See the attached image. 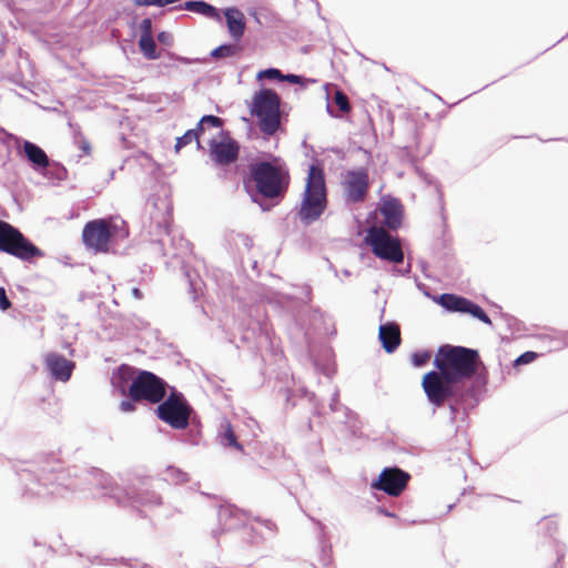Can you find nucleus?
Listing matches in <instances>:
<instances>
[{"label": "nucleus", "mask_w": 568, "mask_h": 568, "mask_svg": "<svg viewBox=\"0 0 568 568\" xmlns=\"http://www.w3.org/2000/svg\"><path fill=\"white\" fill-rule=\"evenodd\" d=\"M11 306V303L7 296L6 290L0 287V308L2 311L8 310Z\"/></svg>", "instance_id": "39"}, {"label": "nucleus", "mask_w": 568, "mask_h": 568, "mask_svg": "<svg viewBox=\"0 0 568 568\" xmlns=\"http://www.w3.org/2000/svg\"><path fill=\"white\" fill-rule=\"evenodd\" d=\"M156 412L161 420L175 429H184L189 425L191 407L182 393L172 390L165 400L160 402Z\"/></svg>", "instance_id": "9"}, {"label": "nucleus", "mask_w": 568, "mask_h": 568, "mask_svg": "<svg viewBox=\"0 0 568 568\" xmlns=\"http://www.w3.org/2000/svg\"><path fill=\"white\" fill-rule=\"evenodd\" d=\"M129 385V396L132 400H148L156 404L166 395V383L148 371H136Z\"/></svg>", "instance_id": "7"}, {"label": "nucleus", "mask_w": 568, "mask_h": 568, "mask_svg": "<svg viewBox=\"0 0 568 568\" xmlns=\"http://www.w3.org/2000/svg\"><path fill=\"white\" fill-rule=\"evenodd\" d=\"M257 78L261 79H270V80H280L282 81L283 74L278 69L270 68L263 71H260Z\"/></svg>", "instance_id": "33"}, {"label": "nucleus", "mask_w": 568, "mask_h": 568, "mask_svg": "<svg viewBox=\"0 0 568 568\" xmlns=\"http://www.w3.org/2000/svg\"><path fill=\"white\" fill-rule=\"evenodd\" d=\"M217 438L223 447H232L239 452H243V446L239 443L230 422L224 420L221 424Z\"/></svg>", "instance_id": "21"}, {"label": "nucleus", "mask_w": 568, "mask_h": 568, "mask_svg": "<svg viewBox=\"0 0 568 568\" xmlns=\"http://www.w3.org/2000/svg\"><path fill=\"white\" fill-rule=\"evenodd\" d=\"M409 270H410V267H409V265H408V266H407V268H406L405 271H399V270H397V268H395V267H394V268H393V272H394V273H398V274L404 275V274L409 273Z\"/></svg>", "instance_id": "45"}, {"label": "nucleus", "mask_w": 568, "mask_h": 568, "mask_svg": "<svg viewBox=\"0 0 568 568\" xmlns=\"http://www.w3.org/2000/svg\"><path fill=\"white\" fill-rule=\"evenodd\" d=\"M263 524L265 525V527L270 530L273 529V523L271 520H264Z\"/></svg>", "instance_id": "46"}, {"label": "nucleus", "mask_w": 568, "mask_h": 568, "mask_svg": "<svg viewBox=\"0 0 568 568\" xmlns=\"http://www.w3.org/2000/svg\"><path fill=\"white\" fill-rule=\"evenodd\" d=\"M314 367L316 371H320L323 375L331 377L334 373V369L329 363L321 365L317 359H314Z\"/></svg>", "instance_id": "35"}, {"label": "nucleus", "mask_w": 568, "mask_h": 568, "mask_svg": "<svg viewBox=\"0 0 568 568\" xmlns=\"http://www.w3.org/2000/svg\"><path fill=\"white\" fill-rule=\"evenodd\" d=\"M142 568H152V567H150L149 565H143Z\"/></svg>", "instance_id": "51"}, {"label": "nucleus", "mask_w": 568, "mask_h": 568, "mask_svg": "<svg viewBox=\"0 0 568 568\" xmlns=\"http://www.w3.org/2000/svg\"><path fill=\"white\" fill-rule=\"evenodd\" d=\"M224 16L230 36L239 41L243 37L246 27L243 12L237 8H226Z\"/></svg>", "instance_id": "16"}, {"label": "nucleus", "mask_w": 568, "mask_h": 568, "mask_svg": "<svg viewBox=\"0 0 568 568\" xmlns=\"http://www.w3.org/2000/svg\"><path fill=\"white\" fill-rule=\"evenodd\" d=\"M251 179L260 195L266 199H278L285 194L290 176L286 168L277 160L258 161L250 166Z\"/></svg>", "instance_id": "4"}, {"label": "nucleus", "mask_w": 568, "mask_h": 568, "mask_svg": "<svg viewBox=\"0 0 568 568\" xmlns=\"http://www.w3.org/2000/svg\"><path fill=\"white\" fill-rule=\"evenodd\" d=\"M223 120L215 115H203L197 122V130L202 133L205 128H222Z\"/></svg>", "instance_id": "29"}, {"label": "nucleus", "mask_w": 568, "mask_h": 568, "mask_svg": "<svg viewBox=\"0 0 568 568\" xmlns=\"http://www.w3.org/2000/svg\"><path fill=\"white\" fill-rule=\"evenodd\" d=\"M22 150L33 170L42 172L50 166V159L47 153L36 143L23 141Z\"/></svg>", "instance_id": "15"}, {"label": "nucleus", "mask_w": 568, "mask_h": 568, "mask_svg": "<svg viewBox=\"0 0 568 568\" xmlns=\"http://www.w3.org/2000/svg\"><path fill=\"white\" fill-rule=\"evenodd\" d=\"M281 100L271 89H262L253 95L251 114L257 119L258 128L265 135H274L281 125Z\"/></svg>", "instance_id": "5"}, {"label": "nucleus", "mask_w": 568, "mask_h": 568, "mask_svg": "<svg viewBox=\"0 0 568 568\" xmlns=\"http://www.w3.org/2000/svg\"><path fill=\"white\" fill-rule=\"evenodd\" d=\"M339 408L344 409L345 417H346V420H345L346 423L351 424L352 419L356 418V415L354 413H352L347 407L343 406L339 403V392L336 388L334 390V393L332 394V398H331V403H329V409L332 412H337Z\"/></svg>", "instance_id": "28"}, {"label": "nucleus", "mask_w": 568, "mask_h": 568, "mask_svg": "<svg viewBox=\"0 0 568 568\" xmlns=\"http://www.w3.org/2000/svg\"><path fill=\"white\" fill-rule=\"evenodd\" d=\"M343 184L347 202H362L368 190V174L363 169L348 171L344 176Z\"/></svg>", "instance_id": "12"}, {"label": "nucleus", "mask_w": 568, "mask_h": 568, "mask_svg": "<svg viewBox=\"0 0 568 568\" xmlns=\"http://www.w3.org/2000/svg\"><path fill=\"white\" fill-rule=\"evenodd\" d=\"M566 343H567V345H568V335H567V339H566Z\"/></svg>", "instance_id": "52"}, {"label": "nucleus", "mask_w": 568, "mask_h": 568, "mask_svg": "<svg viewBox=\"0 0 568 568\" xmlns=\"http://www.w3.org/2000/svg\"><path fill=\"white\" fill-rule=\"evenodd\" d=\"M200 131L197 128L187 130L182 136L176 139L175 150L180 151L185 145L190 144L192 141H196L197 148H201V143L199 140Z\"/></svg>", "instance_id": "26"}, {"label": "nucleus", "mask_w": 568, "mask_h": 568, "mask_svg": "<svg viewBox=\"0 0 568 568\" xmlns=\"http://www.w3.org/2000/svg\"><path fill=\"white\" fill-rule=\"evenodd\" d=\"M163 479L172 484H183L189 480V476L183 470L169 466L163 473Z\"/></svg>", "instance_id": "25"}, {"label": "nucleus", "mask_w": 568, "mask_h": 568, "mask_svg": "<svg viewBox=\"0 0 568 568\" xmlns=\"http://www.w3.org/2000/svg\"><path fill=\"white\" fill-rule=\"evenodd\" d=\"M17 474L23 485V494L28 496H62L64 490L83 489V485H89L98 489L101 496H109L120 504L148 507L161 504V496L154 490H125L114 485L108 474L97 468L85 471L78 480H72L69 470L62 469L60 462L53 456L24 463Z\"/></svg>", "instance_id": "1"}, {"label": "nucleus", "mask_w": 568, "mask_h": 568, "mask_svg": "<svg viewBox=\"0 0 568 568\" xmlns=\"http://www.w3.org/2000/svg\"><path fill=\"white\" fill-rule=\"evenodd\" d=\"M365 243L374 255L383 261L399 264L404 261V252L398 237L393 236L381 226H372L367 230Z\"/></svg>", "instance_id": "6"}, {"label": "nucleus", "mask_w": 568, "mask_h": 568, "mask_svg": "<svg viewBox=\"0 0 568 568\" xmlns=\"http://www.w3.org/2000/svg\"><path fill=\"white\" fill-rule=\"evenodd\" d=\"M381 213L387 227L396 230L402 223V205L398 200H385L381 206Z\"/></svg>", "instance_id": "17"}, {"label": "nucleus", "mask_w": 568, "mask_h": 568, "mask_svg": "<svg viewBox=\"0 0 568 568\" xmlns=\"http://www.w3.org/2000/svg\"><path fill=\"white\" fill-rule=\"evenodd\" d=\"M179 0H160L158 7L162 8L172 3L178 2Z\"/></svg>", "instance_id": "42"}, {"label": "nucleus", "mask_w": 568, "mask_h": 568, "mask_svg": "<svg viewBox=\"0 0 568 568\" xmlns=\"http://www.w3.org/2000/svg\"><path fill=\"white\" fill-rule=\"evenodd\" d=\"M546 525H547V527H548L549 529H552V525H554V529H556V525H555V523H554L552 520H548V521L546 523Z\"/></svg>", "instance_id": "47"}, {"label": "nucleus", "mask_w": 568, "mask_h": 568, "mask_svg": "<svg viewBox=\"0 0 568 568\" xmlns=\"http://www.w3.org/2000/svg\"><path fill=\"white\" fill-rule=\"evenodd\" d=\"M132 295L138 300L142 298V292L138 287L132 288Z\"/></svg>", "instance_id": "43"}, {"label": "nucleus", "mask_w": 568, "mask_h": 568, "mask_svg": "<svg viewBox=\"0 0 568 568\" xmlns=\"http://www.w3.org/2000/svg\"><path fill=\"white\" fill-rule=\"evenodd\" d=\"M110 223L106 220L98 219L88 222L82 231V240L88 248L95 252H106L111 239Z\"/></svg>", "instance_id": "10"}, {"label": "nucleus", "mask_w": 568, "mask_h": 568, "mask_svg": "<svg viewBox=\"0 0 568 568\" xmlns=\"http://www.w3.org/2000/svg\"><path fill=\"white\" fill-rule=\"evenodd\" d=\"M456 412H457V408L455 405H450V420L454 422L455 418H456Z\"/></svg>", "instance_id": "44"}, {"label": "nucleus", "mask_w": 568, "mask_h": 568, "mask_svg": "<svg viewBox=\"0 0 568 568\" xmlns=\"http://www.w3.org/2000/svg\"><path fill=\"white\" fill-rule=\"evenodd\" d=\"M136 400H132L129 396V399H124L120 403V410L123 413H131L135 409V403Z\"/></svg>", "instance_id": "38"}, {"label": "nucleus", "mask_w": 568, "mask_h": 568, "mask_svg": "<svg viewBox=\"0 0 568 568\" xmlns=\"http://www.w3.org/2000/svg\"><path fill=\"white\" fill-rule=\"evenodd\" d=\"M409 478L408 473L397 467H387L384 468L378 478L371 484V487L382 490L389 496L397 497L406 488Z\"/></svg>", "instance_id": "11"}, {"label": "nucleus", "mask_w": 568, "mask_h": 568, "mask_svg": "<svg viewBox=\"0 0 568 568\" xmlns=\"http://www.w3.org/2000/svg\"><path fill=\"white\" fill-rule=\"evenodd\" d=\"M378 337L387 353L394 352L400 343V332L398 325L395 323L381 325Z\"/></svg>", "instance_id": "18"}, {"label": "nucleus", "mask_w": 568, "mask_h": 568, "mask_svg": "<svg viewBox=\"0 0 568 568\" xmlns=\"http://www.w3.org/2000/svg\"><path fill=\"white\" fill-rule=\"evenodd\" d=\"M327 206V194L324 172L320 166L311 165L305 190L297 212L298 219L305 225L316 222Z\"/></svg>", "instance_id": "3"}, {"label": "nucleus", "mask_w": 568, "mask_h": 568, "mask_svg": "<svg viewBox=\"0 0 568 568\" xmlns=\"http://www.w3.org/2000/svg\"><path fill=\"white\" fill-rule=\"evenodd\" d=\"M136 369L128 365H121L113 374L111 383L122 395L129 393V385L132 383Z\"/></svg>", "instance_id": "20"}, {"label": "nucleus", "mask_w": 568, "mask_h": 568, "mask_svg": "<svg viewBox=\"0 0 568 568\" xmlns=\"http://www.w3.org/2000/svg\"><path fill=\"white\" fill-rule=\"evenodd\" d=\"M44 365L50 376L59 382H68L74 369V363L58 353H49L44 357Z\"/></svg>", "instance_id": "14"}, {"label": "nucleus", "mask_w": 568, "mask_h": 568, "mask_svg": "<svg viewBox=\"0 0 568 568\" xmlns=\"http://www.w3.org/2000/svg\"><path fill=\"white\" fill-rule=\"evenodd\" d=\"M237 48L234 44H222L212 51L213 58L232 57L236 53Z\"/></svg>", "instance_id": "31"}, {"label": "nucleus", "mask_w": 568, "mask_h": 568, "mask_svg": "<svg viewBox=\"0 0 568 568\" xmlns=\"http://www.w3.org/2000/svg\"><path fill=\"white\" fill-rule=\"evenodd\" d=\"M464 313L470 314L475 318H478L480 322L491 325V321L489 316L485 313V311L470 300L467 301L466 307L464 308Z\"/></svg>", "instance_id": "27"}, {"label": "nucleus", "mask_w": 568, "mask_h": 568, "mask_svg": "<svg viewBox=\"0 0 568 568\" xmlns=\"http://www.w3.org/2000/svg\"><path fill=\"white\" fill-rule=\"evenodd\" d=\"M282 81H287L290 83L300 84L303 82V78L296 74H283Z\"/></svg>", "instance_id": "40"}, {"label": "nucleus", "mask_w": 568, "mask_h": 568, "mask_svg": "<svg viewBox=\"0 0 568 568\" xmlns=\"http://www.w3.org/2000/svg\"><path fill=\"white\" fill-rule=\"evenodd\" d=\"M479 364V355L475 349L440 346L434 359L437 371L427 373L423 378V388L428 400L439 407L445 400L456 396L457 385L470 378Z\"/></svg>", "instance_id": "2"}, {"label": "nucleus", "mask_w": 568, "mask_h": 568, "mask_svg": "<svg viewBox=\"0 0 568 568\" xmlns=\"http://www.w3.org/2000/svg\"><path fill=\"white\" fill-rule=\"evenodd\" d=\"M223 139L221 141L211 140V156L221 165H227L234 162L239 156V143L229 136L227 132H221Z\"/></svg>", "instance_id": "13"}, {"label": "nucleus", "mask_w": 568, "mask_h": 568, "mask_svg": "<svg viewBox=\"0 0 568 568\" xmlns=\"http://www.w3.org/2000/svg\"><path fill=\"white\" fill-rule=\"evenodd\" d=\"M334 103L338 106L342 112H348L351 109L346 94L341 91H336L334 95Z\"/></svg>", "instance_id": "32"}, {"label": "nucleus", "mask_w": 568, "mask_h": 568, "mask_svg": "<svg viewBox=\"0 0 568 568\" xmlns=\"http://www.w3.org/2000/svg\"><path fill=\"white\" fill-rule=\"evenodd\" d=\"M175 10H187L191 12H195L202 14L206 18L215 20L217 22L222 21V17L220 11L213 7L212 4L203 1V0H190L184 4L174 8Z\"/></svg>", "instance_id": "19"}, {"label": "nucleus", "mask_w": 568, "mask_h": 568, "mask_svg": "<svg viewBox=\"0 0 568 568\" xmlns=\"http://www.w3.org/2000/svg\"><path fill=\"white\" fill-rule=\"evenodd\" d=\"M381 513H383L385 516L394 517V514H392V513H389L387 510L381 509Z\"/></svg>", "instance_id": "48"}, {"label": "nucleus", "mask_w": 568, "mask_h": 568, "mask_svg": "<svg viewBox=\"0 0 568 568\" xmlns=\"http://www.w3.org/2000/svg\"><path fill=\"white\" fill-rule=\"evenodd\" d=\"M190 286L193 291L196 290L195 283L192 280H190Z\"/></svg>", "instance_id": "50"}, {"label": "nucleus", "mask_w": 568, "mask_h": 568, "mask_svg": "<svg viewBox=\"0 0 568 568\" xmlns=\"http://www.w3.org/2000/svg\"><path fill=\"white\" fill-rule=\"evenodd\" d=\"M0 251L22 261L42 256V252L14 226L3 221L0 225Z\"/></svg>", "instance_id": "8"}, {"label": "nucleus", "mask_w": 568, "mask_h": 568, "mask_svg": "<svg viewBox=\"0 0 568 568\" xmlns=\"http://www.w3.org/2000/svg\"><path fill=\"white\" fill-rule=\"evenodd\" d=\"M139 47L145 58L154 60L158 58L156 44L153 36H141L139 40Z\"/></svg>", "instance_id": "24"}, {"label": "nucleus", "mask_w": 568, "mask_h": 568, "mask_svg": "<svg viewBox=\"0 0 568 568\" xmlns=\"http://www.w3.org/2000/svg\"><path fill=\"white\" fill-rule=\"evenodd\" d=\"M158 38H159V41H164L165 40V33L164 32L160 33Z\"/></svg>", "instance_id": "49"}, {"label": "nucleus", "mask_w": 568, "mask_h": 568, "mask_svg": "<svg viewBox=\"0 0 568 568\" xmlns=\"http://www.w3.org/2000/svg\"><path fill=\"white\" fill-rule=\"evenodd\" d=\"M537 357L535 352H525L515 361L516 365H524L532 362Z\"/></svg>", "instance_id": "36"}, {"label": "nucleus", "mask_w": 568, "mask_h": 568, "mask_svg": "<svg viewBox=\"0 0 568 568\" xmlns=\"http://www.w3.org/2000/svg\"><path fill=\"white\" fill-rule=\"evenodd\" d=\"M69 126L72 132L74 145L83 152V155H89L91 153V144L83 135L80 126L72 122H69Z\"/></svg>", "instance_id": "23"}, {"label": "nucleus", "mask_w": 568, "mask_h": 568, "mask_svg": "<svg viewBox=\"0 0 568 568\" xmlns=\"http://www.w3.org/2000/svg\"><path fill=\"white\" fill-rule=\"evenodd\" d=\"M3 223V221L0 220V225Z\"/></svg>", "instance_id": "53"}, {"label": "nucleus", "mask_w": 568, "mask_h": 568, "mask_svg": "<svg viewBox=\"0 0 568 568\" xmlns=\"http://www.w3.org/2000/svg\"><path fill=\"white\" fill-rule=\"evenodd\" d=\"M429 359H430V353L426 352V351L415 352L412 355L413 365L416 367L424 366Z\"/></svg>", "instance_id": "34"}, {"label": "nucleus", "mask_w": 568, "mask_h": 568, "mask_svg": "<svg viewBox=\"0 0 568 568\" xmlns=\"http://www.w3.org/2000/svg\"><path fill=\"white\" fill-rule=\"evenodd\" d=\"M141 36H152V20L144 18L140 23Z\"/></svg>", "instance_id": "37"}, {"label": "nucleus", "mask_w": 568, "mask_h": 568, "mask_svg": "<svg viewBox=\"0 0 568 568\" xmlns=\"http://www.w3.org/2000/svg\"><path fill=\"white\" fill-rule=\"evenodd\" d=\"M468 298L455 294L444 293L438 297V303L447 311L464 313Z\"/></svg>", "instance_id": "22"}, {"label": "nucleus", "mask_w": 568, "mask_h": 568, "mask_svg": "<svg viewBox=\"0 0 568 568\" xmlns=\"http://www.w3.org/2000/svg\"><path fill=\"white\" fill-rule=\"evenodd\" d=\"M44 176H52L59 181L64 180L67 176V170L64 166L57 162L50 161V166L41 172Z\"/></svg>", "instance_id": "30"}, {"label": "nucleus", "mask_w": 568, "mask_h": 568, "mask_svg": "<svg viewBox=\"0 0 568 568\" xmlns=\"http://www.w3.org/2000/svg\"><path fill=\"white\" fill-rule=\"evenodd\" d=\"M160 0H134V3L140 7H158Z\"/></svg>", "instance_id": "41"}]
</instances>
